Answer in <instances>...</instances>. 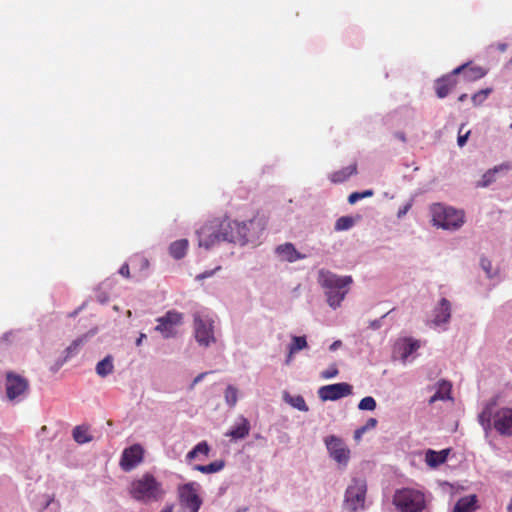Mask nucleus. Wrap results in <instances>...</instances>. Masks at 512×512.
<instances>
[{
  "label": "nucleus",
  "instance_id": "nucleus-56",
  "mask_svg": "<svg viewBox=\"0 0 512 512\" xmlns=\"http://www.w3.org/2000/svg\"><path fill=\"white\" fill-rule=\"evenodd\" d=\"M466 99H467V94H465V93H464V94H461V95L459 96L458 101H459V102H463V101H465Z\"/></svg>",
  "mask_w": 512,
  "mask_h": 512
},
{
  "label": "nucleus",
  "instance_id": "nucleus-10",
  "mask_svg": "<svg viewBox=\"0 0 512 512\" xmlns=\"http://www.w3.org/2000/svg\"><path fill=\"white\" fill-rule=\"evenodd\" d=\"M330 457L339 465L347 466L350 459V449L343 440L335 435H330L324 440Z\"/></svg>",
  "mask_w": 512,
  "mask_h": 512
},
{
  "label": "nucleus",
  "instance_id": "nucleus-4",
  "mask_svg": "<svg viewBox=\"0 0 512 512\" xmlns=\"http://www.w3.org/2000/svg\"><path fill=\"white\" fill-rule=\"evenodd\" d=\"M434 226L447 230L459 229L464 224V213L452 207L435 204L431 207Z\"/></svg>",
  "mask_w": 512,
  "mask_h": 512
},
{
  "label": "nucleus",
  "instance_id": "nucleus-49",
  "mask_svg": "<svg viewBox=\"0 0 512 512\" xmlns=\"http://www.w3.org/2000/svg\"><path fill=\"white\" fill-rule=\"evenodd\" d=\"M365 432H366V431H365V428L360 427V428L356 429V430H355V432H354V439H355L356 441H359V440L361 439L362 435H363Z\"/></svg>",
  "mask_w": 512,
  "mask_h": 512
},
{
  "label": "nucleus",
  "instance_id": "nucleus-22",
  "mask_svg": "<svg viewBox=\"0 0 512 512\" xmlns=\"http://www.w3.org/2000/svg\"><path fill=\"white\" fill-rule=\"evenodd\" d=\"M448 454V449L441 451H434L429 449L425 454V461L428 466L435 468L446 462Z\"/></svg>",
  "mask_w": 512,
  "mask_h": 512
},
{
  "label": "nucleus",
  "instance_id": "nucleus-14",
  "mask_svg": "<svg viewBox=\"0 0 512 512\" xmlns=\"http://www.w3.org/2000/svg\"><path fill=\"white\" fill-rule=\"evenodd\" d=\"M144 449L139 444H134L124 449L121 459L120 467L124 471H130L134 469L143 461Z\"/></svg>",
  "mask_w": 512,
  "mask_h": 512
},
{
  "label": "nucleus",
  "instance_id": "nucleus-24",
  "mask_svg": "<svg viewBox=\"0 0 512 512\" xmlns=\"http://www.w3.org/2000/svg\"><path fill=\"white\" fill-rule=\"evenodd\" d=\"M477 509V496L468 495L460 498L454 506L453 512H474Z\"/></svg>",
  "mask_w": 512,
  "mask_h": 512
},
{
  "label": "nucleus",
  "instance_id": "nucleus-34",
  "mask_svg": "<svg viewBox=\"0 0 512 512\" xmlns=\"http://www.w3.org/2000/svg\"><path fill=\"white\" fill-rule=\"evenodd\" d=\"M285 401L289 403L292 407L298 409L299 411L307 412L309 410L305 399L301 395L296 396H285Z\"/></svg>",
  "mask_w": 512,
  "mask_h": 512
},
{
  "label": "nucleus",
  "instance_id": "nucleus-28",
  "mask_svg": "<svg viewBox=\"0 0 512 512\" xmlns=\"http://www.w3.org/2000/svg\"><path fill=\"white\" fill-rule=\"evenodd\" d=\"M210 446L206 441L199 442L191 451H189L186 455V460L188 462L196 459L200 455L203 457H208L210 453Z\"/></svg>",
  "mask_w": 512,
  "mask_h": 512
},
{
  "label": "nucleus",
  "instance_id": "nucleus-54",
  "mask_svg": "<svg viewBox=\"0 0 512 512\" xmlns=\"http://www.w3.org/2000/svg\"><path fill=\"white\" fill-rule=\"evenodd\" d=\"M139 260H140L141 266H142L143 268H147V267H148V264H149V263H148V260H147V259H145V258L141 257V258H139Z\"/></svg>",
  "mask_w": 512,
  "mask_h": 512
},
{
  "label": "nucleus",
  "instance_id": "nucleus-6",
  "mask_svg": "<svg viewBox=\"0 0 512 512\" xmlns=\"http://www.w3.org/2000/svg\"><path fill=\"white\" fill-rule=\"evenodd\" d=\"M197 486L195 482H189L178 487L180 512L199 511L202 505V499L197 493Z\"/></svg>",
  "mask_w": 512,
  "mask_h": 512
},
{
  "label": "nucleus",
  "instance_id": "nucleus-20",
  "mask_svg": "<svg viewBox=\"0 0 512 512\" xmlns=\"http://www.w3.org/2000/svg\"><path fill=\"white\" fill-rule=\"evenodd\" d=\"M250 423L245 417L240 418V422L230 429L225 435L234 440L243 439L249 435Z\"/></svg>",
  "mask_w": 512,
  "mask_h": 512
},
{
  "label": "nucleus",
  "instance_id": "nucleus-53",
  "mask_svg": "<svg viewBox=\"0 0 512 512\" xmlns=\"http://www.w3.org/2000/svg\"><path fill=\"white\" fill-rule=\"evenodd\" d=\"M144 339H146V334L140 333L139 337L136 340V345L140 346Z\"/></svg>",
  "mask_w": 512,
  "mask_h": 512
},
{
  "label": "nucleus",
  "instance_id": "nucleus-55",
  "mask_svg": "<svg viewBox=\"0 0 512 512\" xmlns=\"http://www.w3.org/2000/svg\"><path fill=\"white\" fill-rule=\"evenodd\" d=\"M397 137H398L401 141H403V142H405V141H406L405 134H404V133H402V132L397 133Z\"/></svg>",
  "mask_w": 512,
  "mask_h": 512
},
{
  "label": "nucleus",
  "instance_id": "nucleus-43",
  "mask_svg": "<svg viewBox=\"0 0 512 512\" xmlns=\"http://www.w3.org/2000/svg\"><path fill=\"white\" fill-rule=\"evenodd\" d=\"M220 269H221V267H220V266H218V267H216L214 270L205 271V272H203V273H201V274H198V275L196 276V280H203V279H205V278L211 277V276L215 273V271L220 270Z\"/></svg>",
  "mask_w": 512,
  "mask_h": 512
},
{
  "label": "nucleus",
  "instance_id": "nucleus-16",
  "mask_svg": "<svg viewBox=\"0 0 512 512\" xmlns=\"http://www.w3.org/2000/svg\"><path fill=\"white\" fill-rule=\"evenodd\" d=\"M198 243L200 247H205L209 249L214 246L216 243L220 242L217 226L214 223V220L204 224L198 230Z\"/></svg>",
  "mask_w": 512,
  "mask_h": 512
},
{
  "label": "nucleus",
  "instance_id": "nucleus-31",
  "mask_svg": "<svg viewBox=\"0 0 512 512\" xmlns=\"http://www.w3.org/2000/svg\"><path fill=\"white\" fill-rule=\"evenodd\" d=\"M114 369L113 357L111 355H107L104 359L99 361L96 365V373L100 377H106L111 374Z\"/></svg>",
  "mask_w": 512,
  "mask_h": 512
},
{
  "label": "nucleus",
  "instance_id": "nucleus-42",
  "mask_svg": "<svg viewBox=\"0 0 512 512\" xmlns=\"http://www.w3.org/2000/svg\"><path fill=\"white\" fill-rule=\"evenodd\" d=\"M339 371L335 364L331 365L328 369L321 372L323 379H331L338 375Z\"/></svg>",
  "mask_w": 512,
  "mask_h": 512
},
{
  "label": "nucleus",
  "instance_id": "nucleus-40",
  "mask_svg": "<svg viewBox=\"0 0 512 512\" xmlns=\"http://www.w3.org/2000/svg\"><path fill=\"white\" fill-rule=\"evenodd\" d=\"M230 242L236 243L240 245V240L236 239L237 237L242 236L240 231V222L239 221H233L232 227H231V233H230Z\"/></svg>",
  "mask_w": 512,
  "mask_h": 512
},
{
  "label": "nucleus",
  "instance_id": "nucleus-18",
  "mask_svg": "<svg viewBox=\"0 0 512 512\" xmlns=\"http://www.w3.org/2000/svg\"><path fill=\"white\" fill-rule=\"evenodd\" d=\"M433 323L436 326L448 323L451 317V304L446 298H442L433 311Z\"/></svg>",
  "mask_w": 512,
  "mask_h": 512
},
{
  "label": "nucleus",
  "instance_id": "nucleus-17",
  "mask_svg": "<svg viewBox=\"0 0 512 512\" xmlns=\"http://www.w3.org/2000/svg\"><path fill=\"white\" fill-rule=\"evenodd\" d=\"M512 169V164L510 162L501 163L489 170H487L483 175L481 180L477 183V187H488L490 184L495 182L496 174L505 173Z\"/></svg>",
  "mask_w": 512,
  "mask_h": 512
},
{
  "label": "nucleus",
  "instance_id": "nucleus-58",
  "mask_svg": "<svg viewBox=\"0 0 512 512\" xmlns=\"http://www.w3.org/2000/svg\"><path fill=\"white\" fill-rule=\"evenodd\" d=\"M511 128H512V123H511Z\"/></svg>",
  "mask_w": 512,
  "mask_h": 512
},
{
  "label": "nucleus",
  "instance_id": "nucleus-2",
  "mask_svg": "<svg viewBox=\"0 0 512 512\" xmlns=\"http://www.w3.org/2000/svg\"><path fill=\"white\" fill-rule=\"evenodd\" d=\"M318 283L325 291L329 306L337 308L341 305L348 293V287L352 283V277H341L330 271L320 270Z\"/></svg>",
  "mask_w": 512,
  "mask_h": 512
},
{
  "label": "nucleus",
  "instance_id": "nucleus-41",
  "mask_svg": "<svg viewBox=\"0 0 512 512\" xmlns=\"http://www.w3.org/2000/svg\"><path fill=\"white\" fill-rule=\"evenodd\" d=\"M372 195H373L372 190H366L364 192H353L349 195L348 202L350 204H355L358 200L366 198V197H371Z\"/></svg>",
  "mask_w": 512,
  "mask_h": 512
},
{
  "label": "nucleus",
  "instance_id": "nucleus-52",
  "mask_svg": "<svg viewBox=\"0 0 512 512\" xmlns=\"http://www.w3.org/2000/svg\"><path fill=\"white\" fill-rule=\"evenodd\" d=\"M174 505L173 504H167L164 506V508L160 512H173Z\"/></svg>",
  "mask_w": 512,
  "mask_h": 512
},
{
  "label": "nucleus",
  "instance_id": "nucleus-36",
  "mask_svg": "<svg viewBox=\"0 0 512 512\" xmlns=\"http://www.w3.org/2000/svg\"><path fill=\"white\" fill-rule=\"evenodd\" d=\"M355 224V220L351 216H342L338 218L335 222L334 229L335 231H345L352 228Z\"/></svg>",
  "mask_w": 512,
  "mask_h": 512
},
{
  "label": "nucleus",
  "instance_id": "nucleus-35",
  "mask_svg": "<svg viewBox=\"0 0 512 512\" xmlns=\"http://www.w3.org/2000/svg\"><path fill=\"white\" fill-rule=\"evenodd\" d=\"M492 405L486 406L483 411L479 414L478 420L484 429H489L491 426V420L493 419Z\"/></svg>",
  "mask_w": 512,
  "mask_h": 512
},
{
  "label": "nucleus",
  "instance_id": "nucleus-32",
  "mask_svg": "<svg viewBox=\"0 0 512 512\" xmlns=\"http://www.w3.org/2000/svg\"><path fill=\"white\" fill-rule=\"evenodd\" d=\"M419 347L420 343L418 340H413L411 338L405 339L401 354L403 361H405L411 354H413L417 349H419Z\"/></svg>",
  "mask_w": 512,
  "mask_h": 512
},
{
  "label": "nucleus",
  "instance_id": "nucleus-51",
  "mask_svg": "<svg viewBox=\"0 0 512 512\" xmlns=\"http://www.w3.org/2000/svg\"><path fill=\"white\" fill-rule=\"evenodd\" d=\"M342 345V342L340 340H337V341H334L331 345H330V350H336L337 348H339L340 346Z\"/></svg>",
  "mask_w": 512,
  "mask_h": 512
},
{
  "label": "nucleus",
  "instance_id": "nucleus-33",
  "mask_svg": "<svg viewBox=\"0 0 512 512\" xmlns=\"http://www.w3.org/2000/svg\"><path fill=\"white\" fill-rule=\"evenodd\" d=\"M73 438L79 444L88 443L92 440L89 435L88 428L84 426H76L73 430Z\"/></svg>",
  "mask_w": 512,
  "mask_h": 512
},
{
  "label": "nucleus",
  "instance_id": "nucleus-38",
  "mask_svg": "<svg viewBox=\"0 0 512 512\" xmlns=\"http://www.w3.org/2000/svg\"><path fill=\"white\" fill-rule=\"evenodd\" d=\"M358 408L360 410H369L372 411L376 408V401L373 397L367 396L360 400L358 404Z\"/></svg>",
  "mask_w": 512,
  "mask_h": 512
},
{
  "label": "nucleus",
  "instance_id": "nucleus-12",
  "mask_svg": "<svg viewBox=\"0 0 512 512\" xmlns=\"http://www.w3.org/2000/svg\"><path fill=\"white\" fill-rule=\"evenodd\" d=\"M465 67V65H460L451 73L446 74L435 81L434 87L438 98H445L457 86L459 81L458 76Z\"/></svg>",
  "mask_w": 512,
  "mask_h": 512
},
{
  "label": "nucleus",
  "instance_id": "nucleus-19",
  "mask_svg": "<svg viewBox=\"0 0 512 512\" xmlns=\"http://www.w3.org/2000/svg\"><path fill=\"white\" fill-rule=\"evenodd\" d=\"M276 253L282 260L288 261V262H294V261H297V260L303 258V255H301L296 250V248L294 247V245L292 243H285V244L279 245L276 248Z\"/></svg>",
  "mask_w": 512,
  "mask_h": 512
},
{
  "label": "nucleus",
  "instance_id": "nucleus-25",
  "mask_svg": "<svg viewBox=\"0 0 512 512\" xmlns=\"http://www.w3.org/2000/svg\"><path fill=\"white\" fill-rule=\"evenodd\" d=\"M452 385L450 382L442 380L438 383L437 391L429 399V404H433L438 400L451 399Z\"/></svg>",
  "mask_w": 512,
  "mask_h": 512
},
{
  "label": "nucleus",
  "instance_id": "nucleus-37",
  "mask_svg": "<svg viewBox=\"0 0 512 512\" xmlns=\"http://www.w3.org/2000/svg\"><path fill=\"white\" fill-rule=\"evenodd\" d=\"M492 93V88L481 89L472 95L471 100L475 106L481 105Z\"/></svg>",
  "mask_w": 512,
  "mask_h": 512
},
{
  "label": "nucleus",
  "instance_id": "nucleus-47",
  "mask_svg": "<svg viewBox=\"0 0 512 512\" xmlns=\"http://www.w3.org/2000/svg\"><path fill=\"white\" fill-rule=\"evenodd\" d=\"M119 273L126 278L130 277V269L127 263L123 264L119 270Z\"/></svg>",
  "mask_w": 512,
  "mask_h": 512
},
{
  "label": "nucleus",
  "instance_id": "nucleus-3",
  "mask_svg": "<svg viewBox=\"0 0 512 512\" xmlns=\"http://www.w3.org/2000/svg\"><path fill=\"white\" fill-rule=\"evenodd\" d=\"M393 504L399 512H422L425 509V495L419 490L403 488L395 492Z\"/></svg>",
  "mask_w": 512,
  "mask_h": 512
},
{
  "label": "nucleus",
  "instance_id": "nucleus-8",
  "mask_svg": "<svg viewBox=\"0 0 512 512\" xmlns=\"http://www.w3.org/2000/svg\"><path fill=\"white\" fill-rule=\"evenodd\" d=\"M367 492L366 481L362 479H354L352 484L348 486L345 493L344 505L350 512H356L364 508Z\"/></svg>",
  "mask_w": 512,
  "mask_h": 512
},
{
  "label": "nucleus",
  "instance_id": "nucleus-21",
  "mask_svg": "<svg viewBox=\"0 0 512 512\" xmlns=\"http://www.w3.org/2000/svg\"><path fill=\"white\" fill-rule=\"evenodd\" d=\"M357 173V164L353 163L341 170L335 171L329 175V180L334 184H340Z\"/></svg>",
  "mask_w": 512,
  "mask_h": 512
},
{
  "label": "nucleus",
  "instance_id": "nucleus-1",
  "mask_svg": "<svg viewBox=\"0 0 512 512\" xmlns=\"http://www.w3.org/2000/svg\"><path fill=\"white\" fill-rule=\"evenodd\" d=\"M128 493L132 499L143 504L160 502L166 495L162 482L149 472L134 478L128 486Z\"/></svg>",
  "mask_w": 512,
  "mask_h": 512
},
{
  "label": "nucleus",
  "instance_id": "nucleus-5",
  "mask_svg": "<svg viewBox=\"0 0 512 512\" xmlns=\"http://www.w3.org/2000/svg\"><path fill=\"white\" fill-rule=\"evenodd\" d=\"M213 324L210 316L200 312L193 314L194 337L200 346L208 347L216 341Z\"/></svg>",
  "mask_w": 512,
  "mask_h": 512
},
{
  "label": "nucleus",
  "instance_id": "nucleus-7",
  "mask_svg": "<svg viewBox=\"0 0 512 512\" xmlns=\"http://www.w3.org/2000/svg\"><path fill=\"white\" fill-rule=\"evenodd\" d=\"M156 322L155 331L165 339L174 338L178 333V327L184 323V315L176 310H169L163 316L158 317Z\"/></svg>",
  "mask_w": 512,
  "mask_h": 512
},
{
  "label": "nucleus",
  "instance_id": "nucleus-45",
  "mask_svg": "<svg viewBox=\"0 0 512 512\" xmlns=\"http://www.w3.org/2000/svg\"><path fill=\"white\" fill-rule=\"evenodd\" d=\"M84 342V337L82 338H78L76 340H74L70 346L68 347V351L69 352H72L74 350H77V348Z\"/></svg>",
  "mask_w": 512,
  "mask_h": 512
},
{
  "label": "nucleus",
  "instance_id": "nucleus-9",
  "mask_svg": "<svg viewBox=\"0 0 512 512\" xmlns=\"http://www.w3.org/2000/svg\"><path fill=\"white\" fill-rule=\"evenodd\" d=\"M267 225V219L264 216L255 215L248 221L240 222V231L242 236L236 239L240 240V245L259 240Z\"/></svg>",
  "mask_w": 512,
  "mask_h": 512
},
{
  "label": "nucleus",
  "instance_id": "nucleus-27",
  "mask_svg": "<svg viewBox=\"0 0 512 512\" xmlns=\"http://www.w3.org/2000/svg\"><path fill=\"white\" fill-rule=\"evenodd\" d=\"M188 249V240L180 239L171 243L169 247V253L174 259H182Z\"/></svg>",
  "mask_w": 512,
  "mask_h": 512
},
{
  "label": "nucleus",
  "instance_id": "nucleus-44",
  "mask_svg": "<svg viewBox=\"0 0 512 512\" xmlns=\"http://www.w3.org/2000/svg\"><path fill=\"white\" fill-rule=\"evenodd\" d=\"M469 134H470V131H467L463 135L461 134V130L459 131L457 142L460 147H463L466 144Z\"/></svg>",
  "mask_w": 512,
  "mask_h": 512
},
{
  "label": "nucleus",
  "instance_id": "nucleus-23",
  "mask_svg": "<svg viewBox=\"0 0 512 512\" xmlns=\"http://www.w3.org/2000/svg\"><path fill=\"white\" fill-rule=\"evenodd\" d=\"M466 67L462 70V78L466 82H474L483 78L487 71L480 66H469L468 63L464 64Z\"/></svg>",
  "mask_w": 512,
  "mask_h": 512
},
{
  "label": "nucleus",
  "instance_id": "nucleus-50",
  "mask_svg": "<svg viewBox=\"0 0 512 512\" xmlns=\"http://www.w3.org/2000/svg\"><path fill=\"white\" fill-rule=\"evenodd\" d=\"M208 373L207 372H204V373H200L199 375H197L193 382H192V385L191 387L193 388L197 383H199L200 381L203 380V378L207 375Z\"/></svg>",
  "mask_w": 512,
  "mask_h": 512
},
{
  "label": "nucleus",
  "instance_id": "nucleus-15",
  "mask_svg": "<svg viewBox=\"0 0 512 512\" xmlns=\"http://www.w3.org/2000/svg\"><path fill=\"white\" fill-rule=\"evenodd\" d=\"M493 426L496 431L504 436L512 435V409L501 408L494 413Z\"/></svg>",
  "mask_w": 512,
  "mask_h": 512
},
{
  "label": "nucleus",
  "instance_id": "nucleus-29",
  "mask_svg": "<svg viewBox=\"0 0 512 512\" xmlns=\"http://www.w3.org/2000/svg\"><path fill=\"white\" fill-rule=\"evenodd\" d=\"M307 347V341L305 336H293L292 341L289 345V354L286 359V363L289 364L291 362L293 354L303 350Z\"/></svg>",
  "mask_w": 512,
  "mask_h": 512
},
{
  "label": "nucleus",
  "instance_id": "nucleus-30",
  "mask_svg": "<svg viewBox=\"0 0 512 512\" xmlns=\"http://www.w3.org/2000/svg\"><path fill=\"white\" fill-rule=\"evenodd\" d=\"M225 467V461L224 460H216L214 462H211L208 465H194L193 469L196 471H199L204 474H212L217 473L223 470Z\"/></svg>",
  "mask_w": 512,
  "mask_h": 512
},
{
  "label": "nucleus",
  "instance_id": "nucleus-39",
  "mask_svg": "<svg viewBox=\"0 0 512 512\" xmlns=\"http://www.w3.org/2000/svg\"><path fill=\"white\" fill-rule=\"evenodd\" d=\"M237 389L229 385L225 390V399L230 406H234L237 402Z\"/></svg>",
  "mask_w": 512,
  "mask_h": 512
},
{
  "label": "nucleus",
  "instance_id": "nucleus-11",
  "mask_svg": "<svg viewBox=\"0 0 512 512\" xmlns=\"http://www.w3.org/2000/svg\"><path fill=\"white\" fill-rule=\"evenodd\" d=\"M5 387L6 396L12 401L27 393L29 381L25 377L10 371L6 373Z\"/></svg>",
  "mask_w": 512,
  "mask_h": 512
},
{
  "label": "nucleus",
  "instance_id": "nucleus-46",
  "mask_svg": "<svg viewBox=\"0 0 512 512\" xmlns=\"http://www.w3.org/2000/svg\"><path fill=\"white\" fill-rule=\"evenodd\" d=\"M481 266L486 271L487 275L491 277L490 269H491V262L487 259L481 260Z\"/></svg>",
  "mask_w": 512,
  "mask_h": 512
},
{
  "label": "nucleus",
  "instance_id": "nucleus-13",
  "mask_svg": "<svg viewBox=\"0 0 512 512\" xmlns=\"http://www.w3.org/2000/svg\"><path fill=\"white\" fill-rule=\"evenodd\" d=\"M351 394L352 386L345 382L325 385L318 390V396L322 401H335Z\"/></svg>",
  "mask_w": 512,
  "mask_h": 512
},
{
  "label": "nucleus",
  "instance_id": "nucleus-57",
  "mask_svg": "<svg viewBox=\"0 0 512 512\" xmlns=\"http://www.w3.org/2000/svg\"><path fill=\"white\" fill-rule=\"evenodd\" d=\"M507 511L508 512H512V498H511V500H510V502H509V504L507 506Z\"/></svg>",
  "mask_w": 512,
  "mask_h": 512
},
{
  "label": "nucleus",
  "instance_id": "nucleus-26",
  "mask_svg": "<svg viewBox=\"0 0 512 512\" xmlns=\"http://www.w3.org/2000/svg\"><path fill=\"white\" fill-rule=\"evenodd\" d=\"M214 223L217 226V231H218V235H219L220 241H228V242H230V236L229 235L231 233V227H232L233 221L228 219V218H225V219H222V220L215 219Z\"/></svg>",
  "mask_w": 512,
  "mask_h": 512
},
{
  "label": "nucleus",
  "instance_id": "nucleus-48",
  "mask_svg": "<svg viewBox=\"0 0 512 512\" xmlns=\"http://www.w3.org/2000/svg\"><path fill=\"white\" fill-rule=\"evenodd\" d=\"M376 425H377V420L375 418H370V419H368L366 424L364 426H362V428H365V431H367L369 429L375 428Z\"/></svg>",
  "mask_w": 512,
  "mask_h": 512
}]
</instances>
